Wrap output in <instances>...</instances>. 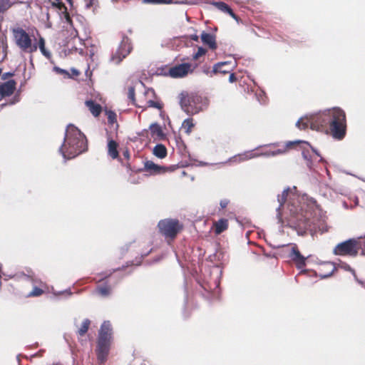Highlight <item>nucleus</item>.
I'll use <instances>...</instances> for the list:
<instances>
[{
    "label": "nucleus",
    "mask_w": 365,
    "mask_h": 365,
    "mask_svg": "<svg viewBox=\"0 0 365 365\" xmlns=\"http://www.w3.org/2000/svg\"><path fill=\"white\" fill-rule=\"evenodd\" d=\"M295 190L296 187H287L277 196L279 222L283 223L284 214L288 225L302 236L307 233L313 235L317 230H323L325 219L315 200L307 195H297L294 192Z\"/></svg>",
    "instance_id": "obj_1"
},
{
    "label": "nucleus",
    "mask_w": 365,
    "mask_h": 365,
    "mask_svg": "<svg viewBox=\"0 0 365 365\" xmlns=\"http://www.w3.org/2000/svg\"><path fill=\"white\" fill-rule=\"evenodd\" d=\"M328 125L334 138H343L346 132V115L344 110L339 108H334L317 113L308 114L300 118L296 123V127L300 130L310 128L312 130H319Z\"/></svg>",
    "instance_id": "obj_2"
},
{
    "label": "nucleus",
    "mask_w": 365,
    "mask_h": 365,
    "mask_svg": "<svg viewBox=\"0 0 365 365\" xmlns=\"http://www.w3.org/2000/svg\"><path fill=\"white\" fill-rule=\"evenodd\" d=\"M87 140L85 135L76 126H67L64 140L59 148V153L64 160H70L87 150Z\"/></svg>",
    "instance_id": "obj_3"
},
{
    "label": "nucleus",
    "mask_w": 365,
    "mask_h": 365,
    "mask_svg": "<svg viewBox=\"0 0 365 365\" xmlns=\"http://www.w3.org/2000/svg\"><path fill=\"white\" fill-rule=\"evenodd\" d=\"M180 96L181 108L187 115L197 114L208 105L207 99L197 94L182 93Z\"/></svg>",
    "instance_id": "obj_4"
},
{
    "label": "nucleus",
    "mask_w": 365,
    "mask_h": 365,
    "mask_svg": "<svg viewBox=\"0 0 365 365\" xmlns=\"http://www.w3.org/2000/svg\"><path fill=\"white\" fill-rule=\"evenodd\" d=\"M112 336V328L110 322H104L100 329L97 346V357L103 363L108 356Z\"/></svg>",
    "instance_id": "obj_5"
},
{
    "label": "nucleus",
    "mask_w": 365,
    "mask_h": 365,
    "mask_svg": "<svg viewBox=\"0 0 365 365\" xmlns=\"http://www.w3.org/2000/svg\"><path fill=\"white\" fill-rule=\"evenodd\" d=\"M302 143L306 145L307 146H309L307 142L302 140H296V141H289L286 143L285 147L283 148H279L273 151H266L263 153H253L252 151H247L241 154L236 155L232 158H230L229 161L232 162H243L254 158H257L261 155L270 157L275 156L278 155H282L286 153L287 149L290 148L294 144Z\"/></svg>",
    "instance_id": "obj_6"
},
{
    "label": "nucleus",
    "mask_w": 365,
    "mask_h": 365,
    "mask_svg": "<svg viewBox=\"0 0 365 365\" xmlns=\"http://www.w3.org/2000/svg\"><path fill=\"white\" fill-rule=\"evenodd\" d=\"M11 31L16 45L23 52L32 53L37 50V44L32 43L31 37L22 28L13 27L11 28Z\"/></svg>",
    "instance_id": "obj_7"
},
{
    "label": "nucleus",
    "mask_w": 365,
    "mask_h": 365,
    "mask_svg": "<svg viewBox=\"0 0 365 365\" xmlns=\"http://www.w3.org/2000/svg\"><path fill=\"white\" fill-rule=\"evenodd\" d=\"M131 41L128 37H123L118 48L110 56V61L115 64H119L132 51Z\"/></svg>",
    "instance_id": "obj_8"
},
{
    "label": "nucleus",
    "mask_w": 365,
    "mask_h": 365,
    "mask_svg": "<svg viewBox=\"0 0 365 365\" xmlns=\"http://www.w3.org/2000/svg\"><path fill=\"white\" fill-rule=\"evenodd\" d=\"M158 226L161 234L172 239L176 236L180 230L179 222L172 219L162 220L158 222Z\"/></svg>",
    "instance_id": "obj_9"
},
{
    "label": "nucleus",
    "mask_w": 365,
    "mask_h": 365,
    "mask_svg": "<svg viewBox=\"0 0 365 365\" xmlns=\"http://www.w3.org/2000/svg\"><path fill=\"white\" fill-rule=\"evenodd\" d=\"M336 255L356 256L358 253V242L356 240L349 239L339 243L334 249Z\"/></svg>",
    "instance_id": "obj_10"
},
{
    "label": "nucleus",
    "mask_w": 365,
    "mask_h": 365,
    "mask_svg": "<svg viewBox=\"0 0 365 365\" xmlns=\"http://www.w3.org/2000/svg\"><path fill=\"white\" fill-rule=\"evenodd\" d=\"M190 63H182L171 68L169 74L173 78H181L186 76L190 71Z\"/></svg>",
    "instance_id": "obj_11"
},
{
    "label": "nucleus",
    "mask_w": 365,
    "mask_h": 365,
    "mask_svg": "<svg viewBox=\"0 0 365 365\" xmlns=\"http://www.w3.org/2000/svg\"><path fill=\"white\" fill-rule=\"evenodd\" d=\"M289 257L296 262L298 269H302L305 267L307 258L301 255L296 246L292 247Z\"/></svg>",
    "instance_id": "obj_12"
},
{
    "label": "nucleus",
    "mask_w": 365,
    "mask_h": 365,
    "mask_svg": "<svg viewBox=\"0 0 365 365\" xmlns=\"http://www.w3.org/2000/svg\"><path fill=\"white\" fill-rule=\"evenodd\" d=\"M16 84L14 80H9L0 85V92L1 93L2 98L6 96H9L14 93L16 89Z\"/></svg>",
    "instance_id": "obj_13"
},
{
    "label": "nucleus",
    "mask_w": 365,
    "mask_h": 365,
    "mask_svg": "<svg viewBox=\"0 0 365 365\" xmlns=\"http://www.w3.org/2000/svg\"><path fill=\"white\" fill-rule=\"evenodd\" d=\"M200 38L202 42L207 45L210 49L215 50L217 48L216 39L213 34L203 31L201 34Z\"/></svg>",
    "instance_id": "obj_14"
},
{
    "label": "nucleus",
    "mask_w": 365,
    "mask_h": 365,
    "mask_svg": "<svg viewBox=\"0 0 365 365\" xmlns=\"http://www.w3.org/2000/svg\"><path fill=\"white\" fill-rule=\"evenodd\" d=\"M213 6H215L217 9L229 14L234 19H237V16L233 13L232 10L230 7L222 1H213L212 3Z\"/></svg>",
    "instance_id": "obj_15"
},
{
    "label": "nucleus",
    "mask_w": 365,
    "mask_h": 365,
    "mask_svg": "<svg viewBox=\"0 0 365 365\" xmlns=\"http://www.w3.org/2000/svg\"><path fill=\"white\" fill-rule=\"evenodd\" d=\"M85 103L88 110L95 117L98 116L101 113V106L98 103L94 102L93 101H86Z\"/></svg>",
    "instance_id": "obj_16"
},
{
    "label": "nucleus",
    "mask_w": 365,
    "mask_h": 365,
    "mask_svg": "<svg viewBox=\"0 0 365 365\" xmlns=\"http://www.w3.org/2000/svg\"><path fill=\"white\" fill-rule=\"evenodd\" d=\"M215 232L220 235L228 227V220L227 219H220L214 223Z\"/></svg>",
    "instance_id": "obj_17"
},
{
    "label": "nucleus",
    "mask_w": 365,
    "mask_h": 365,
    "mask_svg": "<svg viewBox=\"0 0 365 365\" xmlns=\"http://www.w3.org/2000/svg\"><path fill=\"white\" fill-rule=\"evenodd\" d=\"M118 143L113 140H108V153L113 158L115 159L118 156V151L117 150Z\"/></svg>",
    "instance_id": "obj_18"
},
{
    "label": "nucleus",
    "mask_w": 365,
    "mask_h": 365,
    "mask_svg": "<svg viewBox=\"0 0 365 365\" xmlns=\"http://www.w3.org/2000/svg\"><path fill=\"white\" fill-rule=\"evenodd\" d=\"M153 155L163 159L167 155V149L163 145L158 144L153 148Z\"/></svg>",
    "instance_id": "obj_19"
},
{
    "label": "nucleus",
    "mask_w": 365,
    "mask_h": 365,
    "mask_svg": "<svg viewBox=\"0 0 365 365\" xmlns=\"http://www.w3.org/2000/svg\"><path fill=\"white\" fill-rule=\"evenodd\" d=\"M323 269H329V272L327 273H324V274L320 273L319 276L322 279H324V278L330 277L334 272L336 267L333 263L327 262L323 264V266L321 268V270H322Z\"/></svg>",
    "instance_id": "obj_20"
},
{
    "label": "nucleus",
    "mask_w": 365,
    "mask_h": 365,
    "mask_svg": "<svg viewBox=\"0 0 365 365\" xmlns=\"http://www.w3.org/2000/svg\"><path fill=\"white\" fill-rule=\"evenodd\" d=\"M145 168L153 173H160L161 170L163 169L162 167L150 160L145 163Z\"/></svg>",
    "instance_id": "obj_21"
},
{
    "label": "nucleus",
    "mask_w": 365,
    "mask_h": 365,
    "mask_svg": "<svg viewBox=\"0 0 365 365\" xmlns=\"http://www.w3.org/2000/svg\"><path fill=\"white\" fill-rule=\"evenodd\" d=\"M39 48L41 53L47 58H51V53L45 47V40L43 37L40 36L37 48Z\"/></svg>",
    "instance_id": "obj_22"
},
{
    "label": "nucleus",
    "mask_w": 365,
    "mask_h": 365,
    "mask_svg": "<svg viewBox=\"0 0 365 365\" xmlns=\"http://www.w3.org/2000/svg\"><path fill=\"white\" fill-rule=\"evenodd\" d=\"M228 65V62H220L214 65L213 66V72L214 73H227L230 72L229 69L223 68L225 66Z\"/></svg>",
    "instance_id": "obj_23"
},
{
    "label": "nucleus",
    "mask_w": 365,
    "mask_h": 365,
    "mask_svg": "<svg viewBox=\"0 0 365 365\" xmlns=\"http://www.w3.org/2000/svg\"><path fill=\"white\" fill-rule=\"evenodd\" d=\"M194 127L192 118H187L184 120L182 124V128L185 130V132L189 135L192 132V128Z\"/></svg>",
    "instance_id": "obj_24"
},
{
    "label": "nucleus",
    "mask_w": 365,
    "mask_h": 365,
    "mask_svg": "<svg viewBox=\"0 0 365 365\" xmlns=\"http://www.w3.org/2000/svg\"><path fill=\"white\" fill-rule=\"evenodd\" d=\"M150 130L153 136L160 137L163 135L160 126L158 123H153L150 125Z\"/></svg>",
    "instance_id": "obj_25"
},
{
    "label": "nucleus",
    "mask_w": 365,
    "mask_h": 365,
    "mask_svg": "<svg viewBox=\"0 0 365 365\" xmlns=\"http://www.w3.org/2000/svg\"><path fill=\"white\" fill-rule=\"evenodd\" d=\"M91 321L86 319L83 321L81 328L78 330V334L80 336H83L88 331Z\"/></svg>",
    "instance_id": "obj_26"
},
{
    "label": "nucleus",
    "mask_w": 365,
    "mask_h": 365,
    "mask_svg": "<svg viewBox=\"0 0 365 365\" xmlns=\"http://www.w3.org/2000/svg\"><path fill=\"white\" fill-rule=\"evenodd\" d=\"M12 5L13 3L10 0H0V14L6 11Z\"/></svg>",
    "instance_id": "obj_27"
},
{
    "label": "nucleus",
    "mask_w": 365,
    "mask_h": 365,
    "mask_svg": "<svg viewBox=\"0 0 365 365\" xmlns=\"http://www.w3.org/2000/svg\"><path fill=\"white\" fill-rule=\"evenodd\" d=\"M97 292L103 297H107L110 293V289L107 286L99 287Z\"/></svg>",
    "instance_id": "obj_28"
},
{
    "label": "nucleus",
    "mask_w": 365,
    "mask_h": 365,
    "mask_svg": "<svg viewBox=\"0 0 365 365\" xmlns=\"http://www.w3.org/2000/svg\"><path fill=\"white\" fill-rule=\"evenodd\" d=\"M207 52V50L205 48H204L202 46H199L197 48V51L196 53H195L193 55H192V58L194 60H197L200 57H201L202 56L205 55Z\"/></svg>",
    "instance_id": "obj_29"
},
{
    "label": "nucleus",
    "mask_w": 365,
    "mask_h": 365,
    "mask_svg": "<svg viewBox=\"0 0 365 365\" xmlns=\"http://www.w3.org/2000/svg\"><path fill=\"white\" fill-rule=\"evenodd\" d=\"M302 155L304 159L307 160V165L310 168L312 169V164L309 159V158H312L311 155L309 154V150H305L304 148V150L302 151Z\"/></svg>",
    "instance_id": "obj_30"
},
{
    "label": "nucleus",
    "mask_w": 365,
    "mask_h": 365,
    "mask_svg": "<svg viewBox=\"0 0 365 365\" xmlns=\"http://www.w3.org/2000/svg\"><path fill=\"white\" fill-rule=\"evenodd\" d=\"M173 1V0H143L145 4H170Z\"/></svg>",
    "instance_id": "obj_31"
},
{
    "label": "nucleus",
    "mask_w": 365,
    "mask_h": 365,
    "mask_svg": "<svg viewBox=\"0 0 365 365\" xmlns=\"http://www.w3.org/2000/svg\"><path fill=\"white\" fill-rule=\"evenodd\" d=\"M53 70L58 74L63 75L68 78H71L70 73L66 70L62 69L57 66H55Z\"/></svg>",
    "instance_id": "obj_32"
},
{
    "label": "nucleus",
    "mask_w": 365,
    "mask_h": 365,
    "mask_svg": "<svg viewBox=\"0 0 365 365\" xmlns=\"http://www.w3.org/2000/svg\"><path fill=\"white\" fill-rule=\"evenodd\" d=\"M43 293V290L38 287H35L32 292H30V294H29V296L30 297H38V296H40Z\"/></svg>",
    "instance_id": "obj_33"
},
{
    "label": "nucleus",
    "mask_w": 365,
    "mask_h": 365,
    "mask_svg": "<svg viewBox=\"0 0 365 365\" xmlns=\"http://www.w3.org/2000/svg\"><path fill=\"white\" fill-rule=\"evenodd\" d=\"M108 120L110 123H113L116 120V114L111 110L107 112Z\"/></svg>",
    "instance_id": "obj_34"
},
{
    "label": "nucleus",
    "mask_w": 365,
    "mask_h": 365,
    "mask_svg": "<svg viewBox=\"0 0 365 365\" xmlns=\"http://www.w3.org/2000/svg\"><path fill=\"white\" fill-rule=\"evenodd\" d=\"M148 106L149 107H152V108H158V109H160L161 108V105L160 103L158 102H155L153 100H149L148 102Z\"/></svg>",
    "instance_id": "obj_35"
},
{
    "label": "nucleus",
    "mask_w": 365,
    "mask_h": 365,
    "mask_svg": "<svg viewBox=\"0 0 365 365\" xmlns=\"http://www.w3.org/2000/svg\"><path fill=\"white\" fill-rule=\"evenodd\" d=\"M340 267L346 271L351 272L355 276V272L351 267L346 263L342 262L339 264Z\"/></svg>",
    "instance_id": "obj_36"
},
{
    "label": "nucleus",
    "mask_w": 365,
    "mask_h": 365,
    "mask_svg": "<svg viewBox=\"0 0 365 365\" xmlns=\"http://www.w3.org/2000/svg\"><path fill=\"white\" fill-rule=\"evenodd\" d=\"M128 97L133 102L135 101V89L133 87H130L128 88Z\"/></svg>",
    "instance_id": "obj_37"
},
{
    "label": "nucleus",
    "mask_w": 365,
    "mask_h": 365,
    "mask_svg": "<svg viewBox=\"0 0 365 365\" xmlns=\"http://www.w3.org/2000/svg\"><path fill=\"white\" fill-rule=\"evenodd\" d=\"M228 204H229V200L227 199H223L220 202V205L222 208H225Z\"/></svg>",
    "instance_id": "obj_38"
},
{
    "label": "nucleus",
    "mask_w": 365,
    "mask_h": 365,
    "mask_svg": "<svg viewBox=\"0 0 365 365\" xmlns=\"http://www.w3.org/2000/svg\"><path fill=\"white\" fill-rule=\"evenodd\" d=\"M71 73H70L71 78H72L73 76H78L80 73L77 69L73 68L71 69Z\"/></svg>",
    "instance_id": "obj_39"
},
{
    "label": "nucleus",
    "mask_w": 365,
    "mask_h": 365,
    "mask_svg": "<svg viewBox=\"0 0 365 365\" xmlns=\"http://www.w3.org/2000/svg\"><path fill=\"white\" fill-rule=\"evenodd\" d=\"M19 97L18 96H15L13 98L12 101H10V103H9V105H14L16 103L19 102Z\"/></svg>",
    "instance_id": "obj_40"
},
{
    "label": "nucleus",
    "mask_w": 365,
    "mask_h": 365,
    "mask_svg": "<svg viewBox=\"0 0 365 365\" xmlns=\"http://www.w3.org/2000/svg\"><path fill=\"white\" fill-rule=\"evenodd\" d=\"M311 149H312V152L314 153V155H315L316 157L319 158V161L322 160V158L320 156V155L319 154V153L317 152V150H315V149H314V148H311Z\"/></svg>",
    "instance_id": "obj_41"
},
{
    "label": "nucleus",
    "mask_w": 365,
    "mask_h": 365,
    "mask_svg": "<svg viewBox=\"0 0 365 365\" xmlns=\"http://www.w3.org/2000/svg\"><path fill=\"white\" fill-rule=\"evenodd\" d=\"M13 75V73L7 72L2 75V78L6 80L8 77L12 76Z\"/></svg>",
    "instance_id": "obj_42"
},
{
    "label": "nucleus",
    "mask_w": 365,
    "mask_h": 365,
    "mask_svg": "<svg viewBox=\"0 0 365 365\" xmlns=\"http://www.w3.org/2000/svg\"><path fill=\"white\" fill-rule=\"evenodd\" d=\"M236 81V77L234 73H231L229 76V81L233 83Z\"/></svg>",
    "instance_id": "obj_43"
},
{
    "label": "nucleus",
    "mask_w": 365,
    "mask_h": 365,
    "mask_svg": "<svg viewBox=\"0 0 365 365\" xmlns=\"http://www.w3.org/2000/svg\"><path fill=\"white\" fill-rule=\"evenodd\" d=\"M190 38L194 41H198L199 40V36L197 34L190 35Z\"/></svg>",
    "instance_id": "obj_44"
},
{
    "label": "nucleus",
    "mask_w": 365,
    "mask_h": 365,
    "mask_svg": "<svg viewBox=\"0 0 365 365\" xmlns=\"http://www.w3.org/2000/svg\"><path fill=\"white\" fill-rule=\"evenodd\" d=\"M63 293H67L69 296L71 295V292L69 291V290H66V291H63V292H53V294L55 295H59L60 294H63Z\"/></svg>",
    "instance_id": "obj_45"
},
{
    "label": "nucleus",
    "mask_w": 365,
    "mask_h": 365,
    "mask_svg": "<svg viewBox=\"0 0 365 365\" xmlns=\"http://www.w3.org/2000/svg\"><path fill=\"white\" fill-rule=\"evenodd\" d=\"M94 1H96V0H89V2L86 3V9H89L94 4Z\"/></svg>",
    "instance_id": "obj_46"
},
{
    "label": "nucleus",
    "mask_w": 365,
    "mask_h": 365,
    "mask_svg": "<svg viewBox=\"0 0 365 365\" xmlns=\"http://www.w3.org/2000/svg\"><path fill=\"white\" fill-rule=\"evenodd\" d=\"M123 156H124L125 158H127V159H128V158H129V157H130V154H129L128 150H125V151L123 152Z\"/></svg>",
    "instance_id": "obj_47"
},
{
    "label": "nucleus",
    "mask_w": 365,
    "mask_h": 365,
    "mask_svg": "<svg viewBox=\"0 0 365 365\" xmlns=\"http://www.w3.org/2000/svg\"><path fill=\"white\" fill-rule=\"evenodd\" d=\"M147 93L148 94H149V93L154 94L153 89H148V91H147Z\"/></svg>",
    "instance_id": "obj_48"
},
{
    "label": "nucleus",
    "mask_w": 365,
    "mask_h": 365,
    "mask_svg": "<svg viewBox=\"0 0 365 365\" xmlns=\"http://www.w3.org/2000/svg\"><path fill=\"white\" fill-rule=\"evenodd\" d=\"M228 160H230V158ZM227 163H235V161L230 162V161L227 160ZM238 163L239 162H235V163ZM224 164H226V162H224Z\"/></svg>",
    "instance_id": "obj_49"
},
{
    "label": "nucleus",
    "mask_w": 365,
    "mask_h": 365,
    "mask_svg": "<svg viewBox=\"0 0 365 365\" xmlns=\"http://www.w3.org/2000/svg\"><path fill=\"white\" fill-rule=\"evenodd\" d=\"M358 202H359V201H358V198H357V197H356V200H355V205H358Z\"/></svg>",
    "instance_id": "obj_50"
},
{
    "label": "nucleus",
    "mask_w": 365,
    "mask_h": 365,
    "mask_svg": "<svg viewBox=\"0 0 365 365\" xmlns=\"http://www.w3.org/2000/svg\"><path fill=\"white\" fill-rule=\"evenodd\" d=\"M71 5H72V0H66Z\"/></svg>",
    "instance_id": "obj_51"
},
{
    "label": "nucleus",
    "mask_w": 365,
    "mask_h": 365,
    "mask_svg": "<svg viewBox=\"0 0 365 365\" xmlns=\"http://www.w3.org/2000/svg\"><path fill=\"white\" fill-rule=\"evenodd\" d=\"M6 105H7V103H3V104H1V106L3 108V107L6 106Z\"/></svg>",
    "instance_id": "obj_52"
},
{
    "label": "nucleus",
    "mask_w": 365,
    "mask_h": 365,
    "mask_svg": "<svg viewBox=\"0 0 365 365\" xmlns=\"http://www.w3.org/2000/svg\"><path fill=\"white\" fill-rule=\"evenodd\" d=\"M2 99V95H1V93L0 92V101Z\"/></svg>",
    "instance_id": "obj_53"
},
{
    "label": "nucleus",
    "mask_w": 365,
    "mask_h": 365,
    "mask_svg": "<svg viewBox=\"0 0 365 365\" xmlns=\"http://www.w3.org/2000/svg\"><path fill=\"white\" fill-rule=\"evenodd\" d=\"M278 144H274V143H272V144H270L269 145H277Z\"/></svg>",
    "instance_id": "obj_54"
},
{
    "label": "nucleus",
    "mask_w": 365,
    "mask_h": 365,
    "mask_svg": "<svg viewBox=\"0 0 365 365\" xmlns=\"http://www.w3.org/2000/svg\"><path fill=\"white\" fill-rule=\"evenodd\" d=\"M363 180L365 182V180Z\"/></svg>",
    "instance_id": "obj_55"
}]
</instances>
